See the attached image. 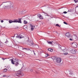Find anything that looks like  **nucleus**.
Instances as JSON below:
<instances>
[{
  "label": "nucleus",
  "instance_id": "f257e3e1",
  "mask_svg": "<svg viewBox=\"0 0 78 78\" xmlns=\"http://www.w3.org/2000/svg\"><path fill=\"white\" fill-rule=\"evenodd\" d=\"M19 59L17 58H16L14 59V61L13 60L11 59V60H9V61H11L12 63V64H14L16 66H18L19 64Z\"/></svg>",
  "mask_w": 78,
  "mask_h": 78
},
{
  "label": "nucleus",
  "instance_id": "f03ea898",
  "mask_svg": "<svg viewBox=\"0 0 78 78\" xmlns=\"http://www.w3.org/2000/svg\"><path fill=\"white\" fill-rule=\"evenodd\" d=\"M16 76L17 77H19V78H20V76H23V74L22 73H21V70H20L18 71H17L16 73Z\"/></svg>",
  "mask_w": 78,
  "mask_h": 78
},
{
  "label": "nucleus",
  "instance_id": "7ed1b4c3",
  "mask_svg": "<svg viewBox=\"0 0 78 78\" xmlns=\"http://www.w3.org/2000/svg\"><path fill=\"white\" fill-rule=\"evenodd\" d=\"M61 61H62V59L61 58H58L56 59V62L57 63H60Z\"/></svg>",
  "mask_w": 78,
  "mask_h": 78
},
{
  "label": "nucleus",
  "instance_id": "20e7f679",
  "mask_svg": "<svg viewBox=\"0 0 78 78\" xmlns=\"http://www.w3.org/2000/svg\"><path fill=\"white\" fill-rule=\"evenodd\" d=\"M65 36L68 38H70V33L69 32L66 33Z\"/></svg>",
  "mask_w": 78,
  "mask_h": 78
},
{
  "label": "nucleus",
  "instance_id": "39448f33",
  "mask_svg": "<svg viewBox=\"0 0 78 78\" xmlns=\"http://www.w3.org/2000/svg\"><path fill=\"white\" fill-rule=\"evenodd\" d=\"M37 16L40 18V19H43L44 18H43V17H42V16L40 14H37Z\"/></svg>",
  "mask_w": 78,
  "mask_h": 78
},
{
  "label": "nucleus",
  "instance_id": "423d86ee",
  "mask_svg": "<svg viewBox=\"0 0 78 78\" xmlns=\"http://www.w3.org/2000/svg\"><path fill=\"white\" fill-rule=\"evenodd\" d=\"M72 45L74 47H75V48H76V47H77V43H73L72 44Z\"/></svg>",
  "mask_w": 78,
  "mask_h": 78
},
{
  "label": "nucleus",
  "instance_id": "0eeeda50",
  "mask_svg": "<svg viewBox=\"0 0 78 78\" xmlns=\"http://www.w3.org/2000/svg\"><path fill=\"white\" fill-rule=\"evenodd\" d=\"M71 52L72 53H73V54L76 53V50L75 49H72L71 50Z\"/></svg>",
  "mask_w": 78,
  "mask_h": 78
},
{
  "label": "nucleus",
  "instance_id": "6e6552de",
  "mask_svg": "<svg viewBox=\"0 0 78 78\" xmlns=\"http://www.w3.org/2000/svg\"><path fill=\"white\" fill-rule=\"evenodd\" d=\"M21 18H19L18 20V23H22V20H21Z\"/></svg>",
  "mask_w": 78,
  "mask_h": 78
},
{
  "label": "nucleus",
  "instance_id": "1a4fd4ad",
  "mask_svg": "<svg viewBox=\"0 0 78 78\" xmlns=\"http://www.w3.org/2000/svg\"><path fill=\"white\" fill-rule=\"evenodd\" d=\"M6 8H13V5H11L9 7V6H5Z\"/></svg>",
  "mask_w": 78,
  "mask_h": 78
},
{
  "label": "nucleus",
  "instance_id": "9d476101",
  "mask_svg": "<svg viewBox=\"0 0 78 78\" xmlns=\"http://www.w3.org/2000/svg\"><path fill=\"white\" fill-rule=\"evenodd\" d=\"M73 74L72 73H69L68 74V75L69 77H72V76H73Z\"/></svg>",
  "mask_w": 78,
  "mask_h": 78
},
{
  "label": "nucleus",
  "instance_id": "9b49d317",
  "mask_svg": "<svg viewBox=\"0 0 78 78\" xmlns=\"http://www.w3.org/2000/svg\"><path fill=\"white\" fill-rule=\"evenodd\" d=\"M48 44H53V41H52L51 42V41H48Z\"/></svg>",
  "mask_w": 78,
  "mask_h": 78
},
{
  "label": "nucleus",
  "instance_id": "f8f14e48",
  "mask_svg": "<svg viewBox=\"0 0 78 78\" xmlns=\"http://www.w3.org/2000/svg\"><path fill=\"white\" fill-rule=\"evenodd\" d=\"M21 37H21V34L18 35H17V38H19V39H21Z\"/></svg>",
  "mask_w": 78,
  "mask_h": 78
},
{
  "label": "nucleus",
  "instance_id": "ddd939ff",
  "mask_svg": "<svg viewBox=\"0 0 78 78\" xmlns=\"http://www.w3.org/2000/svg\"><path fill=\"white\" fill-rule=\"evenodd\" d=\"M30 44H31V45H34V43H33V41L31 40L30 41H29Z\"/></svg>",
  "mask_w": 78,
  "mask_h": 78
},
{
  "label": "nucleus",
  "instance_id": "4468645a",
  "mask_svg": "<svg viewBox=\"0 0 78 78\" xmlns=\"http://www.w3.org/2000/svg\"><path fill=\"white\" fill-rule=\"evenodd\" d=\"M30 26H31V30L32 31H33V30H34V27H33V26L31 25Z\"/></svg>",
  "mask_w": 78,
  "mask_h": 78
},
{
  "label": "nucleus",
  "instance_id": "2eb2a0df",
  "mask_svg": "<svg viewBox=\"0 0 78 78\" xmlns=\"http://www.w3.org/2000/svg\"><path fill=\"white\" fill-rule=\"evenodd\" d=\"M18 22V20L17 19H15L14 20H13V22L14 23H17Z\"/></svg>",
  "mask_w": 78,
  "mask_h": 78
},
{
  "label": "nucleus",
  "instance_id": "dca6fc26",
  "mask_svg": "<svg viewBox=\"0 0 78 78\" xmlns=\"http://www.w3.org/2000/svg\"><path fill=\"white\" fill-rule=\"evenodd\" d=\"M35 48H39V46L35 44Z\"/></svg>",
  "mask_w": 78,
  "mask_h": 78
},
{
  "label": "nucleus",
  "instance_id": "f3484780",
  "mask_svg": "<svg viewBox=\"0 0 78 78\" xmlns=\"http://www.w3.org/2000/svg\"><path fill=\"white\" fill-rule=\"evenodd\" d=\"M9 23H12V22H13V21H12V20H9Z\"/></svg>",
  "mask_w": 78,
  "mask_h": 78
},
{
  "label": "nucleus",
  "instance_id": "a211bd4d",
  "mask_svg": "<svg viewBox=\"0 0 78 78\" xmlns=\"http://www.w3.org/2000/svg\"><path fill=\"white\" fill-rule=\"evenodd\" d=\"M7 70L8 69H7L5 68L3 70V72H7Z\"/></svg>",
  "mask_w": 78,
  "mask_h": 78
},
{
  "label": "nucleus",
  "instance_id": "6ab92c4d",
  "mask_svg": "<svg viewBox=\"0 0 78 78\" xmlns=\"http://www.w3.org/2000/svg\"><path fill=\"white\" fill-rule=\"evenodd\" d=\"M24 23L25 24H27L28 23V22H27V21L26 20H24Z\"/></svg>",
  "mask_w": 78,
  "mask_h": 78
},
{
  "label": "nucleus",
  "instance_id": "aec40b11",
  "mask_svg": "<svg viewBox=\"0 0 78 78\" xmlns=\"http://www.w3.org/2000/svg\"><path fill=\"white\" fill-rule=\"evenodd\" d=\"M61 45H59V44L58 45V48H60V49H61Z\"/></svg>",
  "mask_w": 78,
  "mask_h": 78
},
{
  "label": "nucleus",
  "instance_id": "412c9836",
  "mask_svg": "<svg viewBox=\"0 0 78 78\" xmlns=\"http://www.w3.org/2000/svg\"><path fill=\"white\" fill-rule=\"evenodd\" d=\"M74 1L75 2V3H76L77 2H78V0H74Z\"/></svg>",
  "mask_w": 78,
  "mask_h": 78
},
{
  "label": "nucleus",
  "instance_id": "4be33fe9",
  "mask_svg": "<svg viewBox=\"0 0 78 78\" xmlns=\"http://www.w3.org/2000/svg\"><path fill=\"white\" fill-rule=\"evenodd\" d=\"M17 34H15L14 36V37H17Z\"/></svg>",
  "mask_w": 78,
  "mask_h": 78
},
{
  "label": "nucleus",
  "instance_id": "5701e85b",
  "mask_svg": "<svg viewBox=\"0 0 78 78\" xmlns=\"http://www.w3.org/2000/svg\"><path fill=\"white\" fill-rule=\"evenodd\" d=\"M78 9L77 11V12H78V6L76 7L75 9Z\"/></svg>",
  "mask_w": 78,
  "mask_h": 78
},
{
  "label": "nucleus",
  "instance_id": "b1692460",
  "mask_svg": "<svg viewBox=\"0 0 78 78\" xmlns=\"http://www.w3.org/2000/svg\"><path fill=\"white\" fill-rule=\"evenodd\" d=\"M55 26H56V27H60V26H59L58 24H56Z\"/></svg>",
  "mask_w": 78,
  "mask_h": 78
},
{
  "label": "nucleus",
  "instance_id": "393cba45",
  "mask_svg": "<svg viewBox=\"0 0 78 78\" xmlns=\"http://www.w3.org/2000/svg\"><path fill=\"white\" fill-rule=\"evenodd\" d=\"M24 28H27V25H25L24 27Z\"/></svg>",
  "mask_w": 78,
  "mask_h": 78
},
{
  "label": "nucleus",
  "instance_id": "a878e982",
  "mask_svg": "<svg viewBox=\"0 0 78 78\" xmlns=\"http://www.w3.org/2000/svg\"><path fill=\"white\" fill-rule=\"evenodd\" d=\"M63 23H64V24H66V25H68V24H67V23L65 22H64Z\"/></svg>",
  "mask_w": 78,
  "mask_h": 78
},
{
  "label": "nucleus",
  "instance_id": "bb28decb",
  "mask_svg": "<svg viewBox=\"0 0 78 78\" xmlns=\"http://www.w3.org/2000/svg\"><path fill=\"white\" fill-rule=\"evenodd\" d=\"M72 11L71 9H69L68 11V12H72Z\"/></svg>",
  "mask_w": 78,
  "mask_h": 78
},
{
  "label": "nucleus",
  "instance_id": "cd10ccee",
  "mask_svg": "<svg viewBox=\"0 0 78 78\" xmlns=\"http://www.w3.org/2000/svg\"><path fill=\"white\" fill-rule=\"evenodd\" d=\"M44 14H45V16H48L47 15V14H46V13L44 12Z\"/></svg>",
  "mask_w": 78,
  "mask_h": 78
},
{
  "label": "nucleus",
  "instance_id": "c85d7f7f",
  "mask_svg": "<svg viewBox=\"0 0 78 78\" xmlns=\"http://www.w3.org/2000/svg\"><path fill=\"white\" fill-rule=\"evenodd\" d=\"M27 50H30V51H31V50H30V49L28 48L27 49Z\"/></svg>",
  "mask_w": 78,
  "mask_h": 78
},
{
  "label": "nucleus",
  "instance_id": "c756f323",
  "mask_svg": "<svg viewBox=\"0 0 78 78\" xmlns=\"http://www.w3.org/2000/svg\"><path fill=\"white\" fill-rule=\"evenodd\" d=\"M48 51H51V48H49V49H48Z\"/></svg>",
  "mask_w": 78,
  "mask_h": 78
},
{
  "label": "nucleus",
  "instance_id": "7c9ffc66",
  "mask_svg": "<svg viewBox=\"0 0 78 78\" xmlns=\"http://www.w3.org/2000/svg\"><path fill=\"white\" fill-rule=\"evenodd\" d=\"M68 53L67 52H66L64 53V55H68Z\"/></svg>",
  "mask_w": 78,
  "mask_h": 78
},
{
  "label": "nucleus",
  "instance_id": "2f4dec72",
  "mask_svg": "<svg viewBox=\"0 0 78 78\" xmlns=\"http://www.w3.org/2000/svg\"><path fill=\"white\" fill-rule=\"evenodd\" d=\"M5 43H6V44H8V41L7 40L6 42H5Z\"/></svg>",
  "mask_w": 78,
  "mask_h": 78
},
{
  "label": "nucleus",
  "instance_id": "473e14b6",
  "mask_svg": "<svg viewBox=\"0 0 78 78\" xmlns=\"http://www.w3.org/2000/svg\"><path fill=\"white\" fill-rule=\"evenodd\" d=\"M2 47V43L0 42V47Z\"/></svg>",
  "mask_w": 78,
  "mask_h": 78
},
{
  "label": "nucleus",
  "instance_id": "72a5a7b5",
  "mask_svg": "<svg viewBox=\"0 0 78 78\" xmlns=\"http://www.w3.org/2000/svg\"><path fill=\"white\" fill-rule=\"evenodd\" d=\"M63 13L64 14H67V12L65 11L63 12Z\"/></svg>",
  "mask_w": 78,
  "mask_h": 78
},
{
  "label": "nucleus",
  "instance_id": "f704fd0d",
  "mask_svg": "<svg viewBox=\"0 0 78 78\" xmlns=\"http://www.w3.org/2000/svg\"><path fill=\"white\" fill-rule=\"evenodd\" d=\"M27 48H23V50H25V49L26 50H27Z\"/></svg>",
  "mask_w": 78,
  "mask_h": 78
},
{
  "label": "nucleus",
  "instance_id": "c9c22d12",
  "mask_svg": "<svg viewBox=\"0 0 78 78\" xmlns=\"http://www.w3.org/2000/svg\"><path fill=\"white\" fill-rule=\"evenodd\" d=\"M33 52H34V55H36V53H35V52H34V50H33Z\"/></svg>",
  "mask_w": 78,
  "mask_h": 78
},
{
  "label": "nucleus",
  "instance_id": "e433bc0d",
  "mask_svg": "<svg viewBox=\"0 0 78 78\" xmlns=\"http://www.w3.org/2000/svg\"><path fill=\"white\" fill-rule=\"evenodd\" d=\"M18 55H22V54H21V53H18Z\"/></svg>",
  "mask_w": 78,
  "mask_h": 78
},
{
  "label": "nucleus",
  "instance_id": "4c0bfd02",
  "mask_svg": "<svg viewBox=\"0 0 78 78\" xmlns=\"http://www.w3.org/2000/svg\"><path fill=\"white\" fill-rule=\"evenodd\" d=\"M3 20H1V23H3Z\"/></svg>",
  "mask_w": 78,
  "mask_h": 78
},
{
  "label": "nucleus",
  "instance_id": "58836bf2",
  "mask_svg": "<svg viewBox=\"0 0 78 78\" xmlns=\"http://www.w3.org/2000/svg\"><path fill=\"white\" fill-rule=\"evenodd\" d=\"M51 52H52V51H53V49L51 48Z\"/></svg>",
  "mask_w": 78,
  "mask_h": 78
},
{
  "label": "nucleus",
  "instance_id": "ea45409f",
  "mask_svg": "<svg viewBox=\"0 0 78 78\" xmlns=\"http://www.w3.org/2000/svg\"><path fill=\"white\" fill-rule=\"evenodd\" d=\"M69 40L70 41H73V39H72V38L69 39Z\"/></svg>",
  "mask_w": 78,
  "mask_h": 78
},
{
  "label": "nucleus",
  "instance_id": "a19ab883",
  "mask_svg": "<svg viewBox=\"0 0 78 78\" xmlns=\"http://www.w3.org/2000/svg\"><path fill=\"white\" fill-rule=\"evenodd\" d=\"M21 37H21V39H22V38H23V36H22V35H21Z\"/></svg>",
  "mask_w": 78,
  "mask_h": 78
},
{
  "label": "nucleus",
  "instance_id": "79ce46f5",
  "mask_svg": "<svg viewBox=\"0 0 78 78\" xmlns=\"http://www.w3.org/2000/svg\"><path fill=\"white\" fill-rule=\"evenodd\" d=\"M33 69H30V72H32L33 71Z\"/></svg>",
  "mask_w": 78,
  "mask_h": 78
},
{
  "label": "nucleus",
  "instance_id": "37998d69",
  "mask_svg": "<svg viewBox=\"0 0 78 78\" xmlns=\"http://www.w3.org/2000/svg\"><path fill=\"white\" fill-rule=\"evenodd\" d=\"M6 75H4L3 76V77H5L6 76Z\"/></svg>",
  "mask_w": 78,
  "mask_h": 78
},
{
  "label": "nucleus",
  "instance_id": "c03bdc74",
  "mask_svg": "<svg viewBox=\"0 0 78 78\" xmlns=\"http://www.w3.org/2000/svg\"><path fill=\"white\" fill-rule=\"evenodd\" d=\"M2 59H3L4 60H5V59H6V58H2Z\"/></svg>",
  "mask_w": 78,
  "mask_h": 78
},
{
  "label": "nucleus",
  "instance_id": "a18cd8bd",
  "mask_svg": "<svg viewBox=\"0 0 78 78\" xmlns=\"http://www.w3.org/2000/svg\"><path fill=\"white\" fill-rule=\"evenodd\" d=\"M7 2H3V3H6Z\"/></svg>",
  "mask_w": 78,
  "mask_h": 78
},
{
  "label": "nucleus",
  "instance_id": "49530a36",
  "mask_svg": "<svg viewBox=\"0 0 78 78\" xmlns=\"http://www.w3.org/2000/svg\"><path fill=\"white\" fill-rule=\"evenodd\" d=\"M46 56H48V54H47V55H46Z\"/></svg>",
  "mask_w": 78,
  "mask_h": 78
},
{
  "label": "nucleus",
  "instance_id": "de8ad7c7",
  "mask_svg": "<svg viewBox=\"0 0 78 78\" xmlns=\"http://www.w3.org/2000/svg\"><path fill=\"white\" fill-rule=\"evenodd\" d=\"M6 53H5V54H6Z\"/></svg>",
  "mask_w": 78,
  "mask_h": 78
},
{
  "label": "nucleus",
  "instance_id": "09e8293b",
  "mask_svg": "<svg viewBox=\"0 0 78 78\" xmlns=\"http://www.w3.org/2000/svg\"><path fill=\"white\" fill-rule=\"evenodd\" d=\"M0 27H1V26H0Z\"/></svg>",
  "mask_w": 78,
  "mask_h": 78
}]
</instances>
